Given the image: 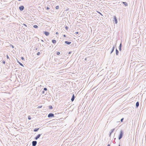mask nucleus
<instances>
[{"mask_svg":"<svg viewBox=\"0 0 146 146\" xmlns=\"http://www.w3.org/2000/svg\"><path fill=\"white\" fill-rule=\"evenodd\" d=\"M47 93L46 92H45L44 90H43L42 91V93L43 94H46Z\"/></svg>","mask_w":146,"mask_h":146,"instance_id":"17","label":"nucleus"},{"mask_svg":"<svg viewBox=\"0 0 146 146\" xmlns=\"http://www.w3.org/2000/svg\"><path fill=\"white\" fill-rule=\"evenodd\" d=\"M123 131L122 130H121L120 131L119 134L118 136V139L120 140L123 137Z\"/></svg>","mask_w":146,"mask_h":146,"instance_id":"1","label":"nucleus"},{"mask_svg":"<svg viewBox=\"0 0 146 146\" xmlns=\"http://www.w3.org/2000/svg\"><path fill=\"white\" fill-rule=\"evenodd\" d=\"M44 33L46 36H48L49 35V33L47 31H44Z\"/></svg>","mask_w":146,"mask_h":146,"instance_id":"8","label":"nucleus"},{"mask_svg":"<svg viewBox=\"0 0 146 146\" xmlns=\"http://www.w3.org/2000/svg\"><path fill=\"white\" fill-rule=\"evenodd\" d=\"M42 107V106H38V108H41Z\"/></svg>","mask_w":146,"mask_h":146,"instance_id":"32","label":"nucleus"},{"mask_svg":"<svg viewBox=\"0 0 146 146\" xmlns=\"http://www.w3.org/2000/svg\"><path fill=\"white\" fill-rule=\"evenodd\" d=\"M87 58H85V60H87Z\"/></svg>","mask_w":146,"mask_h":146,"instance_id":"41","label":"nucleus"},{"mask_svg":"<svg viewBox=\"0 0 146 146\" xmlns=\"http://www.w3.org/2000/svg\"><path fill=\"white\" fill-rule=\"evenodd\" d=\"M19 9L21 11H23L24 9V7L23 5L19 7Z\"/></svg>","mask_w":146,"mask_h":146,"instance_id":"4","label":"nucleus"},{"mask_svg":"<svg viewBox=\"0 0 146 146\" xmlns=\"http://www.w3.org/2000/svg\"><path fill=\"white\" fill-rule=\"evenodd\" d=\"M54 114L52 113H49L48 114V117L49 118L54 117Z\"/></svg>","mask_w":146,"mask_h":146,"instance_id":"2","label":"nucleus"},{"mask_svg":"<svg viewBox=\"0 0 146 146\" xmlns=\"http://www.w3.org/2000/svg\"><path fill=\"white\" fill-rule=\"evenodd\" d=\"M50 9V8L48 7H47L46 9L47 10H48V9Z\"/></svg>","mask_w":146,"mask_h":146,"instance_id":"37","label":"nucleus"},{"mask_svg":"<svg viewBox=\"0 0 146 146\" xmlns=\"http://www.w3.org/2000/svg\"><path fill=\"white\" fill-rule=\"evenodd\" d=\"M37 143V142L36 141H34L32 142V145L33 146H35Z\"/></svg>","mask_w":146,"mask_h":146,"instance_id":"3","label":"nucleus"},{"mask_svg":"<svg viewBox=\"0 0 146 146\" xmlns=\"http://www.w3.org/2000/svg\"><path fill=\"white\" fill-rule=\"evenodd\" d=\"M11 46L13 48L14 47V46L12 45H11Z\"/></svg>","mask_w":146,"mask_h":146,"instance_id":"39","label":"nucleus"},{"mask_svg":"<svg viewBox=\"0 0 146 146\" xmlns=\"http://www.w3.org/2000/svg\"><path fill=\"white\" fill-rule=\"evenodd\" d=\"M3 63L4 64H5V61H3Z\"/></svg>","mask_w":146,"mask_h":146,"instance_id":"40","label":"nucleus"},{"mask_svg":"<svg viewBox=\"0 0 146 146\" xmlns=\"http://www.w3.org/2000/svg\"><path fill=\"white\" fill-rule=\"evenodd\" d=\"M63 36L64 37H66V35H63Z\"/></svg>","mask_w":146,"mask_h":146,"instance_id":"44","label":"nucleus"},{"mask_svg":"<svg viewBox=\"0 0 146 146\" xmlns=\"http://www.w3.org/2000/svg\"><path fill=\"white\" fill-rule=\"evenodd\" d=\"M69 10V8H67L65 10V11H68V10Z\"/></svg>","mask_w":146,"mask_h":146,"instance_id":"31","label":"nucleus"},{"mask_svg":"<svg viewBox=\"0 0 146 146\" xmlns=\"http://www.w3.org/2000/svg\"><path fill=\"white\" fill-rule=\"evenodd\" d=\"M122 3L125 6H127L128 5V4L127 3L125 2H123Z\"/></svg>","mask_w":146,"mask_h":146,"instance_id":"11","label":"nucleus"},{"mask_svg":"<svg viewBox=\"0 0 146 146\" xmlns=\"http://www.w3.org/2000/svg\"><path fill=\"white\" fill-rule=\"evenodd\" d=\"M23 25L25 26L26 27H27V26L24 23V24H23Z\"/></svg>","mask_w":146,"mask_h":146,"instance_id":"33","label":"nucleus"},{"mask_svg":"<svg viewBox=\"0 0 146 146\" xmlns=\"http://www.w3.org/2000/svg\"><path fill=\"white\" fill-rule=\"evenodd\" d=\"M21 58L23 60H25L24 58V57H22V56L21 57Z\"/></svg>","mask_w":146,"mask_h":146,"instance_id":"24","label":"nucleus"},{"mask_svg":"<svg viewBox=\"0 0 146 146\" xmlns=\"http://www.w3.org/2000/svg\"><path fill=\"white\" fill-rule=\"evenodd\" d=\"M6 56H7V59H9V56H8V55H7Z\"/></svg>","mask_w":146,"mask_h":146,"instance_id":"38","label":"nucleus"},{"mask_svg":"<svg viewBox=\"0 0 146 146\" xmlns=\"http://www.w3.org/2000/svg\"><path fill=\"white\" fill-rule=\"evenodd\" d=\"M124 119V118H121L120 120V121L121 122H123V121Z\"/></svg>","mask_w":146,"mask_h":146,"instance_id":"23","label":"nucleus"},{"mask_svg":"<svg viewBox=\"0 0 146 146\" xmlns=\"http://www.w3.org/2000/svg\"><path fill=\"white\" fill-rule=\"evenodd\" d=\"M122 46V45L121 43L119 45V47L121 48Z\"/></svg>","mask_w":146,"mask_h":146,"instance_id":"29","label":"nucleus"},{"mask_svg":"<svg viewBox=\"0 0 146 146\" xmlns=\"http://www.w3.org/2000/svg\"><path fill=\"white\" fill-rule=\"evenodd\" d=\"M33 27L34 28H37L38 27V26L36 25H33Z\"/></svg>","mask_w":146,"mask_h":146,"instance_id":"18","label":"nucleus"},{"mask_svg":"<svg viewBox=\"0 0 146 146\" xmlns=\"http://www.w3.org/2000/svg\"><path fill=\"white\" fill-rule=\"evenodd\" d=\"M28 119L29 120L31 119V118L30 116H28Z\"/></svg>","mask_w":146,"mask_h":146,"instance_id":"22","label":"nucleus"},{"mask_svg":"<svg viewBox=\"0 0 146 146\" xmlns=\"http://www.w3.org/2000/svg\"><path fill=\"white\" fill-rule=\"evenodd\" d=\"M56 54L57 55H59L60 54V52H57Z\"/></svg>","mask_w":146,"mask_h":146,"instance_id":"26","label":"nucleus"},{"mask_svg":"<svg viewBox=\"0 0 146 146\" xmlns=\"http://www.w3.org/2000/svg\"><path fill=\"white\" fill-rule=\"evenodd\" d=\"M118 146H120V144H119V145H118Z\"/></svg>","mask_w":146,"mask_h":146,"instance_id":"47","label":"nucleus"},{"mask_svg":"<svg viewBox=\"0 0 146 146\" xmlns=\"http://www.w3.org/2000/svg\"><path fill=\"white\" fill-rule=\"evenodd\" d=\"M52 42L53 44H55L56 42V41L55 40H52Z\"/></svg>","mask_w":146,"mask_h":146,"instance_id":"16","label":"nucleus"},{"mask_svg":"<svg viewBox=\"0 0 146 146\" xmlns=\"http://www.w3.org/2000/svg\"><path fill=\"white\" fill-rule=\"evenodd\" d=\"M40 52H38L37 53V55H39L40 54Z\"/></svg>","mask_w":146,"mask_h":146,"instance_id":"28","label":"nucleus"},{"mask_svg":"<svg viewBox=\"0 0 146 146\" xmlns=\"http://www.w3.org/2000/svg\"><path fill=\"white\" fill-rule=\"evenodd\" d=\"M56 35H58V32H56Z\"/></svg>","mask_w":146,"mask_h":146,"instance_id":"43","label":"nucleus"},{"mask_svg":"<svg viewBox=\"0 0 146 146\" xmlns=\"http://www.w3.org/2000/svg\"><path fill=\"white\" fill-rule=\"evenodd\" d=\"M39 128H36L34 129V131L35 132L37 131L39 129Z\"/></svg>","mask_w":146,"mask_h":146,"instance_id":"13","label":"nucleus"},{"mask_svg":"<svg viewBox=\"0 0 146 146\" xmlns=\"http://www.w3.org/2000/svg\"><path fill=\"white\" fill-rule=\"evenodd\" d=\"M78 33H79L78 32H75V34H78Z\"/></svg>","mask_w":146,"mask_h":146,"instance_id":"36","label":"nucleus"},{"mask_svg":"<svg viewBox=\"0 0 146 146\" xmlns=\"http://www.w3.org/2000/svg\"><path fill=\"white\" fill-rule=\"evenodd\" d=\"M43 90L44 91H46L47 89L46 88H44Z\"/></svg>","mask_w":146,"mask_h":146,"instance_id":"27","label":"nucleus"},{"mask_svg":"<svg viewBox=\"0 0 146 146\" xmlns=\"http://www.w3.org/2000/svg\"><path fill=\"white\" fill-rule=\"evenodd\" d=\"M41 135V134H38L36 136L35 138L34 139L35 140H37L40 137V136Z\"/></svg>","mask_w":146,"mask_h":146,"instance_id":"5","label":"nucleus"},{"mask_svg":"<svg viewBox=\"0 0 146 146\" xmlns=\"http://www.w3.org/2000/svg\"><path fill=\"white\" fill-rule=\"evenodd\" d=\"M139 103L138 102H137L136 104V107L137 108L139 106Z\"/></svg>","mask_w":146,"mask_h":146,"instance_id":"12","label":"nucleus"},{"mask_svg":"<svg viewBox=\"0 0 146 146\" xmlns=\"http://www.w3.org/2000/svg\"><path fill=\"white\" fill-rule=\"evenodd\" d=\"M56 9H58L59 8V6H56V7H55Z\"/></svg>","mask_w":146,"mask_h":146,"instance_id":"21","label":"nucleus"},{"mask_svg":"<svg viewBox=\"0 0 146 146\" xmlns=\"http://www.w3.org/2000/svg\"><path fill=\"white\" fill-rule=\"evenodd\" d=\"M119 53V51L118 50L116 49V54L117 55H118Z\"/></svg>","mask_w":146,"mask_h":146,"instance_id":"14","label":"nucleus"},{"mask_svg":"<svg viewBox=\"0 0 146 146\" xmlns=\"http://www.w3.org/2000/svg\"><path fill=\"white\" fill-rule=\"evenodd\" d=\"M37 48H36V50H37Z\"/></svg>","mask_w":146,"mask_h":146,"instance_id":"48","label":"nucleus"},{"mask_svg":"<svg viewBox=\"0 0 146 146\" xmlns=\"http://www.w3.org/2000/svg\"><path fill=\"white\" fill-rule=\"evenodd\" d=\"M114 130H115V128L113 129H111V131L110 132V135H109V137H111V134L113 133V132L114 131Z\"/></svg>","mask_w":146,"mask_h":146,"instance_id":"6","label":"nucleus"},{"mask_svg":"<svg viewBox=\"0 0 146 146\" xmlns=\"http://www.w3.org/2000/svg\"><path fill=\"white\" fill-rule=\"evenodd\" d=\"M107 146H110V144H108Z\"/></svg>","mask_w":146,"mask_h":146,"instance_id":"45","label":"nucleus"},{"mask_svg":"<svg viewBox=\"0 0 146 146\" xmlns=\"http://www.w3.org/2000/svg\"><path fill=\"white\" fill-rule=\"evenodd\" d=\"M115 48V47H114V46H113V47H112V49H113V50H114V49Z\"/></svg>","mask_w":146,"mask_h":146,"instance_id":"35","label":"nucleus"},{"mask_svg":"<svg viewBox=\"0 0 146 146\" xmlns=\"http://www.w3.org/2000/svg\"><path fill=\"white\" fill-rule=\"evenodd\" d=\"M97 12L99 14H100L101 16H103V15L100 13V12L98 11H97Z\"/></svg>","mask_w":146,"mask_h":146,"instance_id":"20","label":"nucleus"},{"mask_svg":"<svg viewBox=\"0 0 146 146\" xmlns=\"http://www.w3.org/2000/svg\"><path fill=\"white\" fill-rule=\"evenodd\" d=\"M71 51H70V52H69L68 54H71Z\"/></svg>","mask_w":146,"mask_h":146,"instance_id":"42","label":"nucleus"},{"mask_svg":"<svg viewBox=\"0 0 146 146\" xmlns=\"http://www.w3.org/2000/svg\"><path fill=\"white\" fill-rule=\"evenodd\" d=\"M119 51H121V48L119 47Z\"/></svg>","mask_w":146,"mask_h":146,"instance_id":"34","label":"nucleus"},{"mask_svg":"<svg viewBox=\"0 0 146 146\" xmlns=\"http://www.w3.org/2000/svg\"><path fill=\"white\" fill-rule=\"evenodd\" d=\"M114 50L113 49L111 50V51L110 52V54H111L113 51Z\"/></svg>","mask_w":146,"mask_h":146,"instance_id":"30","label":"nucleus"},{"mask_svg":"<svg viewBox=\"0 0 146 146\" xmlns=\"http://www.w3.org/2000/svg\"><path fill=\"white\" fill-rule=\"evenodd\" d=\"M41 41H42V42H44V41H43V40H41Z\"/></svg>","mask_w":146,"mask_h":146,"instance_id":"46","label":"nucleus"},{"mask_svg":"<svg viewBox=\"0 0 146 146\" xmlns=\"http://www.w3.org/2000/svg\"><path fill=\"white\" fill-rule=\"evenodd\" d=\"M65 29L66 30H67L68 29V27L67 26H66L65 27Z\"/></svg>","mask_w":146,"mask_h":146,"instance_id":"25","label":"nucleus"},{"mask_svg":"<svg viewBox=\"0 0 146 146\" xmlns=\"http://www.w3.org/2000/svg\"><path fill=\"white\" fill-rule=\"evenodd\" d=\"M17 62L21 66H24L23 65L21 62H19L18 60H17Z\"/></svg>","mask_w":146,"mask_h":146,"instance_id":"15","label":"nucleus"},{"mask_svg":"<svg viewBox=\"0 0 146 146\" xmlns=\"http://www.w3.org/2000/svg\"><path fill=\"white\" fill-rule=\"evenodd\" d=\"M114 22L115 24H117V19L115 16H114Z\"/></svg>","mask_w":146,"mask_h":146,"instance_id":"9","label":"nucleus"},{"mask_svg":"<svg viewBox=\"0 0 146 146\" xmlns=\"http://www.w3.org/2000/svg\"><path fill=\"white\" fill-rule=\"evenodd\" d=\"M49 108L50 109H53L52 106H49Z\"/></svg>","mask_w":146,"mask_h":146,"instance_id":"19","label":"nucleus"},{"mask_svg":"<svg viewBox=\"0 0 146 146\" xmlns=\"http://www.w3.org/2000/svg\"><path fill=\"white\" fill-rule=\"evenodd\" d=\"M75 98V97L74 96V94H73L72 97L71 98V100L72 102H73L74 101Z\"/></svg>","mask_w":146,"mask_h":146,"instance_id":"7","label":"nucleus"},{"mask_svg":"<svg viewBox=\"0 0 146 146\" xmlns=\"http://www.w3.org/2000/svg\"><path fill=\"white\" fill-rule=\"evenodd\" d=\"M71 42H68L67 41H65V43L67 44H70L71 43Z\"/></svg>","mask_w":146,"mask_h":146,"instance_id":"10","label":"nucleus"}]
</instances>
